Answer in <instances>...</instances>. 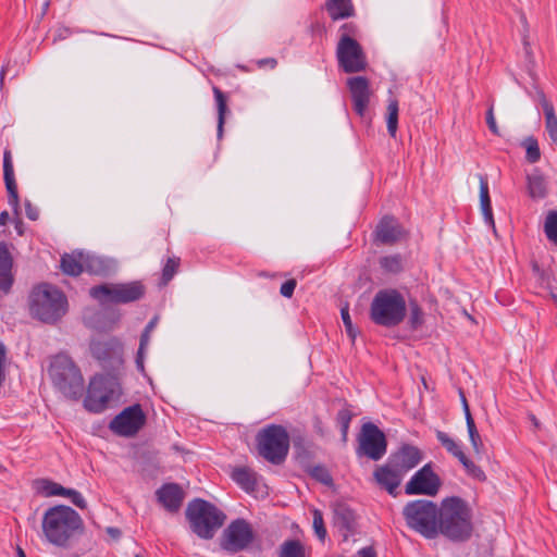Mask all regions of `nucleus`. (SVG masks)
<instances>
[{"mask_svg":"<svg viewBox=\"0 0 557 557\" xmlns=\"http://www.w3.org/2000/svg\"><path fill=\"white\" fill-rule=\"evenodd\" d=\"M83 529L81 516L71 507L57 505L48 508L41 520L44 539L51 545L67 548Z\"/></svg>","mask_w":557,"mask_h":557,"instance_id":"f257e3e1","label":"nucleus"},{"mask_svg":"<svg viewBox=\"0 0 557 557\" xmlns=\"http://www.w3.org/2000/svg\"><path fill=\"white\" fill-rule=\"evenodd\" d=\"M438 515V534L453 540L465 541L472 533L471 509L460 497L442 500Z\"/></svg>","mask_w":557,"mask_h":557,"instance_id":"f03ea898","label":"nucleus"},{"mask_svg":"<svg viewBox=\"0 0 557 557\" xmlns=\"http://www.w3.org/2000/svg\"><path fill=\"white\" fill-rule=\"evenodd\" d=\"M67 310V300L62 292L50 284L36 286L29 295L30 314L46 323H54Z\"/></svg>","mask_w":557,"mask_h":557,"instance_id":"7ed1b4c3","label":"nucleus"},{"mask_svg":"<svg viewBox=\"0 0 557 557\" xmlns=\"http://www.w3.org/2000/svg\"><path fill=\"white\" fill-rule=\"evenodd\" d=\"M406 315V301L396 289H382L374 296L370 307V318L385 327H393L403 322Z\"/></svg>","mask_w":557,"mask_h":557,"instance_id":"20e7f679","label":"nucleus"},{"mask_svg":"<svg viewBox=\"0 0 557 557\" xmlns=\"http://www.w3.org/2000/svg\"><path fill=\"white\" fill-rule=\"evenodd\" d=\"M186 517L194 533L205 540H210L220 529L226 516L213 504L197 498L190 502L186 509Z\"/></svg>","mask_w":557,"mask_h":557,"instance_id":"39448f33","label":"nucleus"},{"mask_svg":"<svg viewBox=\"0 0 557 557\" xmlns=\"http://www.w3.org/2000/svg\"><path fill=\"white\" fill-rule=\"evenodd\" d=\"M53 385L69 398L77 399L84 391V379L73 360L63 354L57 355L49 367Z\"/></svg>","mask_w":557,"mask_h":557,"instance_id":"423d86ee","label":"nucleus"},{"mask_svg":"<svg viewBox=\"0 0 557 557\" xmlns=\"http://www.w3.org/2000/svg\"><path fill=\"white\" fill-rule=\"evenodd\" d=\"M440 507L428 499L409 502L403 509L407 525L426 539L438 535Z\"/></svg>","mask_w":557,"mask_h":557,"instance_id":"0eeeda50","label":"nucleus"},{"mask_svg":"<svg viewBox=\"0 0 557 557\" xmlns=\"http://www.w3.org/2000/svg\"><path fill=\"white\" fill-rule=\"evenodd\" d=\"M256 441L259 455L267 461L280 465L286 459L289 436L283 426L270 424L263 428L258 432Z\"/></svg>","mask_w":557,"mask_h":557,"instance_id":"6e6552de","label":"nucleus"},{"mask_svg":"<svg viewBox=\"0 0 557 557\" xmlns=\"http://www.w3.org/2000/svg\"><path fill=\"white\" fill-rule=\"evenodd\" d=\"M89 295L102 305L128 304L140 299L145 295V286L138 281L107 283L91 287Z\"/></svg>","mask_w":557,"mask_h":557,"instance_id":"1a4fd4ad","label":"nucleus"},{"mask_svg":"<svg viewBox=\"0 0 557 557\" xmlns=\"http://www.w3.org/2000/svg\"><path fill=\"white\" fill-rule=\"evenodd\" d=\"M341 29L345 33L341 36L336 48V57L339 66L346 73H357L366 70V54L361 46L349 35L355 33V25L346 23Z\"/></svg>","mask_w":557,"mask_h":557,"instance_id":"9d476101","label":"nucleus"},{"mask_svg":"<svg viewBox=\"0 0 557 557\" xmlns=\"http://www.w3.org/2000/svg\"><path fill=\"white\" fill-rule=\"evenodd\" d=\"M119 394L120 385L113 377L97 375L89 383L84 406L88 411L101 412Z\"/></svg>","mask_w":557,"mask_h":557,"instance_id":"9b49d317","label":"nucleus"},{"mask_svg":"<svg viewBox=\"0 0 557 557\" xmlns=\"http://www.w3.org/2000/svg\"><path fill=\"white\" fill-rule=\"evenodd\" d=\"M255 533L249 522L244 519L232 521L223 531L220 545L222 549L236 554L247 549L253 542Z\"/></svg>","mask_w":557,"mask_h":557,"instance_id":"f8f14e48","label":"nucleus"},{"mask_svg":"<svg viewBox=\"0 0 557 557\" xmlns=\"http://www.w3.org/2000/svg\"><path fill=\"white\" fill-rule=\"evenodd\" d=\"M146 422V414L141 406L135 404L123 409L110 422V430L120 436L132 437L135 436Z\"/></svg>","mask_w":557,"mask_h":557,"instance_id":"ddd939ff","label":"nucleus"},{"mask_svg":"<svg viewBox=\"0 0 557 557\" xmlns=\"http://www.w3.org/2000/svg\"><path fill=\"white\" fill-rule=\"evenodd\" d=\"M386 447L384 433L373 423H366L359 437L358 455H364L372 460H380L385 455Z\"/></svg>","mask_w":557,"mask_h":557,"instance_id":"4468645a","label":"nucleus"},{"mask_svg":"<svg viewBox=\"0 0 557 557\" xmlns=\"http://www.w3.org/2000/svg\"><path fill=\"white\" fill-rule=\"evenodd\" d=\"M442 482L440 476L433 471L430 463L419 469L405 485L407 495H426L435 496Z\"/></svg>","mask_w":557,"mask_h":557,"instance_id":"2eb2a0df","label":"nucleus"},{"mask_svg":"<svg viewBox=\"0 0 557 557\" xmlns=\"http://www.w3.org/2000/svg\"><path fill=\"white\" fill-rule=\"evenodd\" d=\"M347 86L351 95L354 110L359 116H363L372 96L369 81L363 76H355L347 79Z\"/></svg>","mask_w":557,"mask_h":557,"instance_id":"dca6fc26","label":"nucleus"},{"mask_svg":"<svg viewBox=\"0 0 557 557\" xmlns=\"http://www.w3.org/2000/svg\"><path fill=\"white\" fill-rule=\"evenodd\" d=\"M421 460L422 455L420 449L411 445H403L388 458V461L392 462V466L398 469V471H400L404 475L417 467Z\"/></svg>","mask_w":557,"mask_h":557,"instance_id":"f3484780","label":"nucleus"},{"mask_svg":"<svg viewBox=\"0 0 557 557\" xmlns=\"http://www.w3.org/2000/svg\"><path fill=\"white\" fill-rule=\"evenodd\" d=\"M405 237V231L393 218H383L376 226L375 239L384 245H393Z\"/></svg>","mask_w":557,"mask_h":557,"instance_id":"a211bd4d","label":"nucleus"},{"mask_svg":"<svg viewBox=\"0 0 557 557\" xmlns=\"http://www.w3.org/2000/svg\"><path fill=\"white\" fill-rule=\"evenodd\" d=\"M376 482L384 487L388 494L396 496L397 488L401 483L404 474L392 466L391 461L374 471Z\"/></svg>","mask_w":557,"mask_h":557,"instance_id":"6ab92c4d","label":"nucleus"},{"mask_svg":"<svg viewBox=\"0 0 557 557\" xmlns=\"http://www.w3.org/2000/svg\"><path fill=\"white\" fill-rule=\"evenodd\" d=\"M157 497L166 510L175 512L182 506L184 493L177 484L169 483L157 491Z\"/></svg>","mask_w":557,"mask_h":557,"instance_id":"aec40b11","label":"nucleus"},{"mask_svg":"<svg viewBox=\"0 0 557 557\" xmlns=\"http://www.w3.org/2000/svg\"><path fill=\"white\" fill-rule=\"evenodd\" d=\"M3 178L8 190L9 205L16 210L18 208L20 199L10 150H5L3 153Z\"/></svg>","mask_w":557,"mask_h":557,"instance_id":"412c9836","label":"nucleus"},{"mask_svg":"<svg viewBox=\"0 0 557 557\" xmlns=\"http://www.w3.org/2000/svg\"><path fill=\"white\" fill-rule=\"evenodd\" d=\"M13 260L4 243H0V290L8 293L13 284Z\"/></svg>","mask_w":557,"mask_h":557,"instance_id":"4be33fe9","label":"nucleus"},{"mask_svg":"<svg viewBox=\"0 0 557 557\" xmlns=\"http://www.w3.org/2000/svg\"><path fill=\"white\" fill-rule=\"evenodd\" d=\"M540 103L545 115V128L553 145L557 146V116L553 103L546 96L540 94Z\"/></svg>","mask_w":557,"mask_h":557,"instance_id":"5701e85b","label":"nucleus"},{"mask_svg":"<svg viewBox=\"0 0 557 557\" xmlns=\"http://www.w3.org/2000/svg\"><path fill=\"white\" fill-rule=\"evenodd\" d=\"M232 480L246 492H253L257 485V474L247 467L234 468L231 472Z\"/></svg>","mask_w":557,"mask_h":557,"instance_id":"b1692460","label":"nucleus"},{"mask_svg":"<svg viewBox=\"0 0 557 557\" xmlns=\"http://www.w3.org/2000/svg\"><path fill=\"white\" fill-rule=\"evenodd\" d=\"M277 557H309V552L302 541L288 539L278 546Z\"/></svg>","mask_w":557,"mask_h":557,"instance_id":"393cba45","label":"nucleus"},{"mask_svg":"<svg viewBox=\"0 0 557 557\" xmlns=\"http://www.w3.org/2000/svg\"><path fill=\"white\" fill-rule=\"evenodd\" d=\"M325 7L334 21L350 17L355 12L351 0H327Z\"/></svg>","mask_w":557,"mask_h":557,"instance_id":"a878e982","label":"nucleus"},{"mask_svg":"<svg viewBox=\"0 0 557 557\" xmlns=\"http://www.w3.org/2000/svg\"><path fill=\"white\" fill-rule=\"evenodd\" d=\"M61 269L65 274L76 276L84 272V252H73L61 258Z\"/></svg>","mask_w":557,"mask_h":557,"instance_id":"bb28decb","label":"nucleus"},{"mask_svg":"<svg viewBox=\"0 0 557 557\" xmlns=\"http://www.w3.org/2000/svg\"><path fill=\"white\" fill-rule=\"evenodd\" d=\"M461 401H462V406H463V410H465V416H466V422H467V429H468V433H469V438H470V442H471V445L474 449L475 453L480 454L481 453V449H482V441H481V436L476 430V426H475V423H474V420L470 413V409H469V406H468V403H467V399L465 397V395L461 393Z\"/></svg>","mask_w":557,"mask_h":557,"instance_id":"cd10ccee","label":"nucleus"},{"mask_svg":"<svg viewBox=\"0 0 557 557\" xmlns=\"http://www.w3.org/2000/svg\"><path fill=\"white\" fill-rule=\"evenodd\" d=\"M212 91L214 95L218 109V137L221 138L223 136V127L225 123V116L227 113V97L216 86H213Z\"/></svg>","mask_w":557,"mask_h":557,"instance_id":"c85d7f7f","label":"nucleus"},{"mask_svg":"<svg viewBox=\"0 0 557 557\" xmlns=\"http://www.w3.org/2000/svg\"><path fill=\"white\" fill-rule=\"evenodd\" d=\"M528 188L532 198H544L547 193V184L544 176L534 171L528 176Z\"/></svg>","mask_w":557,"mask_h":557,"instance_id":"c756f323","label":"nucleus"},{"mask_svg":"<svg viewBox=\"0 0 557 557\" xmlns=\"http://www.w3.org/2000/svg\"><path fill=\"white\" fill-rule=\"evenodd\" d=\"M119 346L120 344L115 339H110L108 342L92 341L90 344V350L92 356L98 360H106Z\"/></svg>","mask_w":557,"mask_h":557,"instance_id":"7c9ffc66","label":"nucleus"},{"mask_svg":"<svg viewBox=\"0 0 557 557\" xmlns=\"http://www.w3.org/2000/svg\"><path fill=\"white\" fill-rule=\"evenodd\" d=\"M533 276L537 284L544 288L552 289L553 286V271L549 267H544L536 261L532 262Z\"/></svg>","mask_w":557,"mask_h":557,"instance_id":"2f4dec72","label":"nucleus"},{"mask_svg":"<svg viewBox=\"0 0 557 557\" xmlns=\"http://www.w3.org/2000/svg\"><path fill=\"white\" fill-rule=\"evenodd\" d=\"M436 438L442 444V446L451 454L455 458L463 457L462 446L459 442L450 437L447 433L443 431L436 432Z\"/></svg>","mask_w":557,"mask_h":557,"instance_id":"473e14b6","label":"nucleus"},{"mask_svg":"<svg viewBox=\"0 0 557 557\" xmlns=\"http://www.w3.org/2000/svg\"><path fill=\"white\" fill-rule=\"evenodd\" d=\"M379 264L384 272L391 274H397L404 269V260L400 255L381 257Z\"/></svg>","mask_w":557,"mask_h":557,"instance_id":"72a5a7b5","label":"nucleus"},{"mask_svg":"<svg viewBox=\"0 0 557 557\" xmlns=\"http://www.w3.org/2000/svg\"><path fill=\"white\" fill-rule=\"evenodd\" d=\"M398 111L399 109L397 99H389L387 104L386 125L387 132L393 138L396 137L398 128Z\"/></svg>","mask_w":557,"mask_h":557,"instance_id":"f704fd0d","label":"nucleus"},{"mask_svg":"<svg viewBox=\"0 0 557 557\" xmlns=\"http://www.w3.org/2000/svg\"><path fill=\"white\" fill-rule=\"evenodd\" d=\"M108 267L104 260L100 257L84 253V271L91 274H103L107 272Z\"/></svg>","mask_w":557,"mask_h":557,"instance_id":"c9c22d12","label":"nucleus"},{"mask_svg":"<svg viewBox=\"0 0 557 557\" xmlns=\"http://www.w3.org/2000/svg\"><path fill=\"white\" fill-rule=\"evenodd\" d=\"M37 488L40 493H42L47 497L63 496L65 493V490H66L59 483L52 482L47 479L39 480L37 482Z\"/></svg>","mask_w":557,"mask_h":557,"instance_id":"e433bc0d","label":"nucleus"},{"mask_svg":"<svg viewBox=\"0 0 557 557\" xmlns=\"http://www.w3.org/2000/svg\"><path fill=\"white\" fill-rule=\"evenodd\" d=\"M525 148V159L530 163H536L541 159V151L537 140L534 137H528L523 141Z\"/></svg>","mask_w":557,"mask_h":557,"instance_id":"4c0bfd02","label":"nucleus"},{"mask_svg":"<svg viewBox=\"0 0 557 557\" xmlns=\"http://www.w3.org/2000/svg\"><path fill=\"white\" fill-rule=\"evenodd\" d=\"M458 460L463 466L466 472L470 476H472L474 479H478L480 481H484L485 480L484 471L481 468H479L478 466H475V463L473 461H471L466 456V454H463V457H459Z\"/></svg>","mask_w":557,"mask_h":557,"instance_id":"58836bf2","label":"nucleus"},{"mask_svg":"<svg viewBox=\"0 0 557 557\" xmlns=\"http://www.w3.org/2000/svg\"><path fill=\"white\" fill-rule=\"evenodd\" d=\"M545 234L547 238L557 244V212H549L545 220L544 225Z\"/></svg>","mask_w":557,"mask_h":557,"instance_id":"ea45409f","label":"nucleus"},{"mask_svg":"<svg viewBox=\"0 0 557 557\" xmlns=\"http://www.w3.org/2000/svg\"><path fill=\"white\" fill-rule=\"evenodd\" d=\"M178 267H180V258L171 257L166 260V262L163 267V270H162V281L164 284H168L173 278Z\"/></svg>","mask_w":557,"mask_h":557,"instance_id":"a19ab883","label":"nucleus"},{"mask_svg":"<svg viewBox=\"0 0 557 557\" xmlns=\"http://www.w3.org/2000/svg\"><path fill=\"white\" fill-rule=\"evenodd\" d=\"M312 516H313L312 524H313L315 535L321 541H323L326 536V529L324 528L323 516H322L321 511L318 509H314L312 511Z\"/></svg>","mask_w":557,"mask_h":557,"instance_id":"79ce46f5","label":"nucleus"},{"mask_svg":"<svg viewBox=\"0 0 557 557\" xmlns=\"http://www.w3.org/2000/svg\"><path fill=\"white\" fill-rule=\"evenodd\" d=\"M480 178V205L481 212L485 221H487V183L485 182L483 176H479Z\"/></svg>","mask_w":557,"mask_h":557,"instance_id":"37998d69","label":"nucleus"},{"mask_svg":"<svg viewBox=\"0 0 557 557\" xmlns=\"http://www.w3.org/2000/svg\"><path fill=\"white\" fill-rule=\"evenodd\" d=\"M63 497H67L76 507L81 509H85L87 507V503L84 496L76 490L66 488Z\"/></svg>","mask_w":557,"mask_h":557,"instance_id":"c03bdc74","label":"nucleus"},{"mask_svg":"<svg viewBox=\"0 0 557 557\" xmlns=\"http://www.w3.org/2000/svg\"><path fill=\"white\" fill-rule=\"evenodd\" d=\"M341 315H342V320L346 327V332H347L348 336L354 341L357 336V332L352 326V322H351V319L349 315V310H348L347 306L341 309Z\"/></svg>","mask_w":557,"mask_h":557,"instance_id":"a18cd8bd","label":"nucleus"},{"mask_svg":"<svg viewBox=\"0 0 557 557\" xmlns=\"http://www.w3.org/2000/svg\"><path fill=\"white\" fill-rule=\"evenodd\" d=\"M314 479L322 482L323 484L330 485L332 483V476L326 469L323 467H314L311 471Z\"/></svg>","mask_w":557,"mask_h":557,"instance_id":"49530a36","label":"nucleus"},{"mask_svg":"<svg viewBox=\"0 0 557 557\" xmlns=\"http://www.w3.org/2000/svg\"><path fill=\"white\" fill-rule=\"evenodd\" d=\"M350 420H351V413L348 409H342L338 411L337 421L339 422L344 434L347 433Z\"/></svg>","mask_w":557,"mask_h":557,"instance_id":"de8ad7c7","label":"nucleus"},{"mask_svg":"<svg viewBox=\"0 0 557 557\" xmlns=\"http://www.w3.org/2000/svg\"><path fill=\"white\" fill-rule=\"evenodd\" d=\"M423 313L418 306H412L410 310V324L413 329H417L422 324Z\"/></svg>","mask_w":557,"mask_h":557,"instance_id":"09e8293b","label":"nucleus"},{"mask_svg":"<svg viewBox=\"0 0 557 557\" xmlns=\"http://www.w3.org/2000/svg\"><path fill=\"white\" fill-rule=\"evenodd\" d=\"M297 286L296 280L292 278L284 282L280 288V293L285 298H290L294 295L295 288Z\"/></svg>","mask_w":557,"mask_h":557,"instance_id":"8fccbe9b","label":"nucleus"},{"mask_svg":"<svg viewBox=\"0 0 557 557\" xmlns=\"http://www.w3.org/2000/svg\"><path fill=\"white\" fill-rule=\"evenodd\" d=\"M25 214L28 219L35 221L39 216V211L36 207L32 206L29 201L25 202Z\"/></svg>","mask_w":557,"mask_h":557,"instance_id":"3c124183","label":"nucleus"},{"mask_svg":"<svg viewBox=\"0 0 557 557\" xmlns=\"http://www.w3.org/2000/svg\"><path fill=\"white\" fill-rule=\"evenodd\" d=\"M150 341V334L145 332L140 336V343L138 350L145 351Z\"/></svg>","mask_w":557,"mask_h":557,"instance_id":"603ef678","label":"nucleus"},{"mask_svg":"<svg viewBox=\"0 0 557 557\" xmlns=\"http://www.w3.org/2000/svg\"><path fill=\"white\" fill-rule=\"evenodd\" d=\"M144 359H145V351L138 350L137 357H136V367L140 372H144Z\"/></svg>","mask_w":557,"mask_h":557,"instance_id":"864d4df0","label":"nucleus"},{"mask_svg":"<svg viewBox=\"0 0 557 557\" xmlns=\"http://www.w3.org/2000/svg\"><path fill=\"white\" fill-rule=\"evenodd\" d=\"M357 557H376V554L372 547H363L358 552Z\"/></svg>","mask_w":557,"mask_h":557,"instance_id":"5fc2aeb1","label":"nucleus"},{"mask_svg":"<svg viewBox=\"0 0 557 557\" xmlns=\"http://www.w3.org/2000/svg\"><path fill=\"white\" fill-rule=\"evenodd\" d=\"M490 132H493L494 134L499 135L497 126H496L495 119H494L493 113H492V109H490Z\"/></svg>","mask_w":557,"mask_h":557,"instance_id":"6e6d98bb","label":"nucleus"},{"mask_svg":"<svg viewBox=\"0 0 557 557\" xmlns=\"http://www.w3.org/2000/svg\"><path fill=\"white\" fill-rule=\"evenodd\" d=\"M259 65L260 66L269 65L270 67L273 69L276 65V60L275 59H263V60L259 61Z\"/></svg>","mask_w":557,"mask_h":557,"instance_id":"4d7b16f0","label":"nucleus"},{"mask_svg":"<svg viewBox=\"0 0 557 557\" xmlns=\"http://www.w3.org/2000/svg\"><path fill=\"white\" fill-rule=\"evenodd\" d=\"M157 324V318H153L145 327V332L151 333Z\"/></svg>","mask_w":557,"mask_h":557,"instance_id":"13d9d810","label":"nucleus"},{"mask_svg":"<svg viewBox=\"0 0 557 557\" xmlns=\"http://www.w3.org/2000/svg\"><path fill=\"white\" fill-rule=\"evenodd\" d=\"M9 220V213L3 211L0 213V225H5Z\"/></svg>","mask_w":557,"mask_h":557,"instance_id":"bf43d9fd","label":"nucleus"},{"mask_svg":"<svg viewBox=\"0 0 557 557\" xmlns=\"http://www.w3.org/2000/svg\"><path fill=\"white\" fill-rule=\"evenodd\" d=\"M488 221H490V226L493 228V232L496 233L495 225H494V220H493V215H492L491 211H490Z\"/></svg>","mask_w":557,"mask_h":557,"instance_id":"052dcab7","label":"nucleus"},{"mask_svg":"<svg viewBox=\"0 0 557 557\" xmlns=\"http://www.w3.org/2000/svg\"><path fill=\"white\" fill-rule=\"evenodd\" d=\"M109 533L113 536H117L120 534V531L117 529L110 528Z\"/></svg>","mask_w":557,"mask_h":557,"instance_id":"680f3d73","label":"nucleus"},{"mask_svg":"<svg viewBox=\"0 0 557 557\" xmlns=\"http://www.w3.org/2000/svg\"><path fill=\"white\" fill-rule=\"evenodd\" d=\"M17 557H26L24 550L21 547L17 548Z\"/></svg>","mask_w":557,"mask_h":557,"instance_id":"e2e57ef3","label":"nucleus"},{"mask_svg":"<svg viewBox=\"0 0 557 557\" xmlns=\"http://www.w3.org/2000/svg\"><path fill=\"white\" fill-rule=\"evenodd\" d=\"M4 72H5V67H3L2 71H1V79H3Z\"/></svg>","mask_w":557,"mask_h":557,"instance_id":"0e129e2a","label":"nucleus"},{"mask_svg":"<svg viewBox=\"0 0 557 557\" xmlns=\"http://www.w3.org/2000/svg\"><path fill=\"white\" fill-rule=\"evenodd\" d=\"M136 557H140L139 555H136Z\"/></svg>","mask_w":557,"mask_h":557,"instance_id":"69168bd1","label":"nucleus"}]
</instances>
